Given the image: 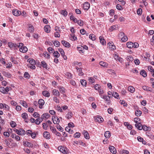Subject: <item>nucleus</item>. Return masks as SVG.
<instances>
[{
	"label": "nucleus",
	"mask_w": 154,
	"mask_h": 154,
	"mask_svg": "<svg viewBox=\"0 0 154 154\" xmlns=\"http://www.w3.org/2000/svg\"><path fill=\"white\" fill-rule=\"evenodd\" d=\"M72 113L71 112H69L66 115V117L67 119H69L72 117Z\"/></svg>",
	"instance_id": "24"
},
{
	"label": "nucleus",
	"mask_w": 154,
	"mask_h": 154,
	"mask_svg": "<svg viewBox=\"0 0 154 154\" xmlns=\"http://www.w3.org/2000/svg\"><path fill=\"white\" fill-rule=\"evenodd\" d=\"M70 38L71 40L73 41H75L77 39V37L75 36V35L73 34H72L70 35Z\"/></svg>",
	"instance_id": "37"
},
{
	"label": "nucleus",
	"mask_w": 154,
	"mask_h": 154,
	"mask_svg": "<svg viewBox=\"0 0 154 154\" xmlns=\"http://www.w3.org/2000/svg\"><path fill=\"white\" fill-rule=\"evenodd\" d=\"M148 70L152 72L154 71V69L151 66H148Z\"/></svg>",
	"instance_id": "64"
},
{
	"label": "nucleus",
	"mask_w": 154,
	"mask_h": 154,
	"mask_svg": "<svg viewBox=\"0 0 154 154\" xmlns=\"http://www.w3.org/2000/svg\"><path fill=\"white\" fill-rule=\"evenodd\" d=\"M135 114L136 116H139L142 114V112L140 110H137L135 111Z\"/></svg>",
	"instance_id": "39"
},
{
	"label": "nucleus",
	"mask_w": 154,
	"mask_h": 154,
	"mask_svg": "<svg viewBox=\"0 0 154 154\" xmlns=\"http://www.w3.org/2000/svg\"><path fill=\"white\" fill-rule=\"evenodd\" d=\"M66 75L68 79H71L72 78V74L69 72H66Z\"/></svg>",
	"instance_id": "58"
},
{
	"label": "nucleus",
	"mask_w": 154,
	"mask_h": 154,
	"mask_svg": "<svg viewBox=\"0 0 154 154\" xmlns=\"http://www.w3.org/2000/svg\"><path fill=\"white\" fill-rule=\"evenodd\" d=\"M89 38L93 41L95 40L96 39L95 35L93 34H91L89 36Z\"/></svg>",
	"instance_id": "36"
},
{
	"label": "nucleus",
	"mask_w": 154,
	"mask_h": 154,
	"mask_svg": "<svg viewBox=\"0 0 154 154\" xmlns=\"http://www.w3.org/2000/svg\"><path fill=\"white\" fill-rule=\"evenodd\" d=\"M52 93L53 95L55 96H59L60 94L58 91L57 89H54L52 91Z\"/></svg>",
	"instance_id": "13"
},
{
	"label": "nucleus",
	"mask_w": 154,
	"mask_h": 154,
	"mask_svg": "<svg viewBox=\"0 0 154 154\" xmlns=\"http://www.w3.org/2000/svg\"><path fill=\"white\" fill-rule=\"evenodd\" d=\"M128 91L131 93H133L135 91V88L133 86H129L128 87Z\"/></svg>",
	"instance_id": "34"
},
{
	"label": "nucleus",
	"mask_w": 154,
	"mask_h": 154,
	"mask_svg": "<svg viewBox=\"0 0 154 154\" xmlns=\"http://www.w3.org/2000/svg\"><path fill=\"white\" fill-rule=\"evenodd\" d=\"M13 138L15 139L17 141H19L20 140V137L18 135H16V134H12L11 136Z\"/></svg>",
	"instance_id": "18"
},
{
	"label": "nucleus",
	"mask_w": 154,
	"mask_h": 154,
	"mask_svg": "<svg viewBox=\"0 0 154 154\" xmlns=\"http://www.w3.org/2000/svg\"><path fill=\"white\" fill-rule=\"evenodd\" d=\"M30 65L36 64V63L35 61L33 59L30 60L29 61Z\"/></svg>",
	"instance_id": "55"
},
{
	"label": "nucleus",
	"mask_w": 154,
	"mask_h": 154,
	"mask_svg": "<svg viewBox=\"0 0 154 154\" xmlns=\"http://www.w3.org/2000/svg\"><path fill=\"white\" fill-rule=\"evenodd\" d=\"M77 49L80 53H83L85 52L82 46H79L77 47Z\"/></svg>",
	"instance_id": "23"
},
{
	"label": "nucleus",
	"mask_w": 154,
	"mask_h": 154,
	"mask_svg": "<svg viewBox=\"0 0 154 154\" xmlns=\"http://www.w3.org/2000/svg\"><path fill=\"white\" fill-rule=\"evenodd\" d=\"M99 63L100 65L103 67H106L108 66L107 63L105 62L100 61V62Z\"/></svg>",
	"instance_id": "33"
},
{
	"label": "nucleus",
	"mask_w": 154,
	"mask_h": 154,
	"mask_svg": "<svg viewBox=\"0 0 154 154\" xmlns=\"http://www.w3.org/2000/svg\"><path fill=\"white\" fill-rule=\"evenodd\" d=\"M135 126L139 130H141L142 129V125L140 123H136L135 124Z\"/></svg>",
	"instance_id": "20"
},
{
	"label": "nucleus",
	"mask_w": 154,
	"mask_h": 154,
	"mask_svg": "<svg viewBox=\"0 0 154 154\" xmlns=\"http://www.w3.org/2000/svg\"><path fill=\"white\" fill-rule=\"evenodd\" d=\"M50 129L52 132L54 134L57 133V131L56 129L54 127L51 126H50Z\"/></svg>",
	"instance_id": "45"
},
{
	"label": "nucleus",
	"mask_w": 154,
	"mask_h": 154,
	"mask_svg": "<svg viewBox=\"0 0 154 154\" xmlns=\"http://www.w3.org/2000/svg\"><path fill=\"white\" fill-rule=\"evenodd\" d=\"M53 44L54 46L56 47H58L60 45V43L59 42L57 41H55L53 43Z\"/></svg>",
	"instance_id": "48"
},
{
	"label": "nucleus",
	"mask_w": 154,
	"mask_h": 154,
	"mask_svg": "<svg viewBox=\"0 0 154 154\" xmlns=\"http://www.w3.org/2000/svg\"><path fill=\"white\" fill-rule=\"evenodd\" d=\"M77 23L80 26H83L84 24V22L82 20H78Z\"/></svg>",
	"instance_id": "46"
},
{
	"label": "nucleus",
	"mask_w": 154,
	"mask_h": 154,
	"mask_svg": "<svg viewBox=\"0 0 154 154\" xmlns=\"http://www.w3.org/2000/svg\"><path fill=\"white\" fill-rule=\"evenodd\" d=\"M142 12V10L141 8L138 9L137 11V14L139 15H141Z\"/></svg>",
	"instance_id": "62"
},
{
	"label": "nucleus",
	"mask_w": 154,
	"mask_h": 154,
	"mask_svg": "<svg viewBox=\"0 0 154 154\" xmlns=\"http://www.w3.org/2000/svg\"><path fill=\"white\" fill-rule=\"evenodd\" d=\"M56 128L60 131H63V128L58 124L57 125Z\"/></svg>",
	"instance_id": "47"
},
{
	"label": "nucleus",
	"mask_w": 154,
	"mask_h": 154,
	"mask_svg": "<svg viewBox=\"0 0 154 154\" xmlns=\"http://www.w3.org/2000/svg\"><path fill=\"white\" fill-rule=\"evenodd\" d=\"M80 82L83 86H86L87 85V82L85 80L82 79L80 80Z\"/></svg>",
	"instance_id": "40"
},
{
	"label": "nucleus",
	"mask_w": 154,
	"mask_h": 154,
	"mask_svg": "<svg viewBox=\"0 0 154 154\" xmlns=\"http://www.w3.org/2000/svg\"><path fill=\"white\" fill-rule=\"evenodd\" d=\"M83 133L84 134V137L87 139H89L90 138L89 134L88 131L85 130H84L83 131Z\"/></svg>",
	"instance_id": "17"
},
{
	"label": "nucleus",
	"mask_w": 154,
	"mask_h": 154,
	"mask_svg": "<svg viewBox=\"0 0 154 154\" xmlns=\"http://www.w3.org/2000/svg\"><path fill=\"white\" fill-rule=\"evenodd\" d=\"M33 116L35 118H38L40 117V115L37 112H35L33 114Z\"/></svg>",
	"instance_id": "60"
},
{
	"label": "nucleus",
	"mask_w": 154,
	"mask_h": 154,
	"mask_svg": "<svg viewBox=\"0 0 154 154\" xmlns=\"http://www.w3.org/2000/svg\"><path fill=\"white\" fill-rule=\"evenodd\" d=\"M28 30L30 32H32L34 31V27L30 24H29V25Z\"/></svg>",
	"instance_id": "29"
},
{
	"label": "nucleus",
	"mask_w": 154,
	"mask_h": 154,
	"mask_svg": "<svg viewBox=\"0 0 154 154\" xmlns=\"http://www.w3.org/2000/svg\"><path fill=\"white\" fill-rule=\"evenodd\" d=\"M88 80L89 82L91 83H93L94 82V79L92 77H89Z\"/></svg>",
	"instance_id": "63"
},
{
	"label": "nucleus",
	"mask_w": 154,
	"mask_h": 154,
	"mask_svg": "<svg viewBox=\"0 0 154 154\" xmlns=\"http://www.w3.org/2000/svg\"><path fill=\"white\" fill-rule=\"evenodd\" d=\"M109 149L111 152L113 154H116V151L115 148L113 146H110L109 147Z\"/></svg>",
	"instance_id": "14"
},
{
	"label": "nucleus",
	"mask_w": 154,
	"mask_h": 154,
	"mask_svg": "<svg viewBox=\"0 0 154 154\" xmlns=\"http://www.w3.org/2000/svg\"><path fill=\"white\" fill-rule=\"evenodd\" d=\"M50 28V26L47 25L45 26L44 27V29L45 32H46L47 33H49L50 32V30L49 29Z\"/></svg>",
	"instance_id": "27"
},
{
	"label": "nucleus",
	"mask_w": 154,
	"mask_h": 154,
	"mask_svg": "<svg viewBox=\"0 0 154 154\" xmlns=\"http://www.w3.org/2000/svg\"><path fill=\"white\" fill-rule=\"evenodd\" d=\"M107 72L109 74H115V72L114 70H112V69H109L107 71Z\"/></svg>",
	"instance_id": "50"
},
{
	"label": "nucleus",
	"mask_w": 154,
	"mask_h": 154,
	"mask_svg": "<svg viewBox=\"0 0 154 154\" xmlns=\"http://www.w3.org/2000/svg\"><path fill=\"white\" fill-rule=\"evenodd\" d=\"M13 14L15 16H18L21 14V11L17 9H13L12 11Z\"/></svg>",
	"instance_id": "8"
},
{
	"label": "nucleus",
	"mask_w": 154,
	"mask_h": 154,
	"mask_svg": "<svg viewBox=\"0 0 154 154\" xmlns=\"http://www.w3.org/2000/svg\"><path fill=\"white\" fill-rule=\"evenodd\" d=\"M58 88L61 93H64L65 92V89L64 87L59 86L58 87Z\"/></svg>",
	"instance_id": "30"
},
{
	"label": "nucleus",
	"mask_w": 154,
	"mask_h": 154,
	"mask_svg": "<svg viewBox=\"0 0 154 154\" xmlns=\"http://www.w3.org/2000/svg\"><path fill=\"white\" fill-rule=\"evenodd\" d=\"M126 59L128 61H129L132 62L133 60V58L131 56H128L127 57Z\"/></svg>",
	"instance_id": "43"
},
{
	"label": "nucleus",
	"mask_w": 154,
	"mask_h": 154,
	"mask_svg": "<svg viewBox=\"0 0 154 154\" xmlns=\"http://www.w3.org/2000/svg\"><path fill=\"white\" fill-rule=\"evenodd\" d=\"M80 134L79 132H76L73 136V137L75 138H78L80 137Z\"/></svg>",
	"instance_id": "44"
},
{
	"label": "nucleus",
	"mask_w": 154,
	"mask_h": 154,
	"mask_svg": "<svg viewBox=\"0 0 154 154\" xmlns=\"http://www.w3.org/2000/svg\"><path fill=\"white\" fill-rule=\"evenodd\" d=\"M57 96H54V97L53 98V101L55 102L56 103H59V100L57 99Z\"/></svg>",
	"instance_id": "51"
},
{
	"label": "nucleus",
	"mask_w": 154,
	"mask_h": 154,
	"mask_svg": "<svg viewBox=\"0 0 154 154\" xmlns=\"http://www.w3.org/2000/svg\"><path fill=\"white\" fill-rule=\"evenodd\" d=\"M114 58L116 60H118L120 63H122L123 62V59L119 57L118 54H116L114 55Z\"/></svg>",
	"instance_id": "10"
},
{
	"label": "nucleus",
	"mask_w": 154,
	"mask_h": 154,
	"mask_svg": "<svg viewBox=\"0 0 154 154\" xmlns=\"http://www.w3.org/2000/svg\"><path fill=\"white\" fill-rule=\"evenodd\" d=\"M38 103L40 105L39 108L40 109H42V106L44 104V101L43 99H40L38 100Z\"/></svg>",
	"instance_id": "16"
},
{
	"label": "nucleus",
	"mask_w": 154,
	"mask_h": 154,
	"mask_svg": "<svg viewBox=\"0 0 154 154\" xmlns=\"http://www.w3.org/2000/svg\"><path fill=\"white\" fill-rule=\"evenodd\" d=\"M94 119L96 122H98L99 123H101L103 121V118L100 116H97L94 117Z\"/></svg>",
	"instance_id": "6"
},
{
	"label": "nucleus",
	"mask_w": 154,
	"mask_h": 154,
	"mask_svg": "<svg viewBox=\"0 0 154 154\" xmlns=\"http://www.w3.org/2000/svg\"><path fill=\"white\" fill-rule=\"evenodd\" d=\"M20 51L23 53H26L28 50V49L26 46H23L22 48H20Z\"/></svg>",
	"instance_id": "19"
},
{
	"label": "nucleus",
	"mask_w": 154,
	"mask_h": 154,
	"mask_svg": "<svg viewBox=\"0 0 154 154\" xmlns=\"http://www.w3.org/2000/svg\"><path fill=\"white\" fill-rule=\"evenodd\" d=\"M118 28V26L117 25L111 26L109 29L110 31L111 32L116 30Z\"/></svg>",
	"instance_id": "25"
},
{
	"label": "nucleus",
	"mask_w": 154,
	"mask_h": 154,
	"mask_svg": "<svg viewBox=\"0 0 154 154\" xmlns=\"http://www.w3.org/2000/svg\"><path fill=\"white\" fill-rule=\"evenodd\" d=\"M1 73L4 76L8 78H10L11 77V75L8 72L2 70L1 71Z\"/></svg>",
	"instance_id": "7"
},
{
	"label": "nucleus",
	"mask_w": 154,
	"mask_h": 154,
	"mask_svg": "<svg viewBox=\"0 0 154 154\" xmlns=\"http://www.w3.org/2000/svg\"><path fill=\"white\" fill-rule=\"evenodd\" d=\"M43 135L44 137L47 139H50V133L48 132H44L43 133Z\"/></svg>",
	"instance_id": "12"
},
{
	"label": "nucleus",
	"mask_w": 154,
	"mask_h": 154,
	"mask_svg": "<svg viewBox=\"0 0 154 154\" xmlns=\"http://www.w3.org/2000/svg\"><path fill=\"white\" fill-rule=\"evenodd\" d=\"M59 51L60 52L62 56H64L65 53L64 51L62 48H59L58 49Z\"/></svg>",
	"instance_id": "61"
},
{
	"label": "nucleus",
	"mask_w": 154,
	"mask_h": 154,
	"mask_svg": "<svg viewBox=\"0 0 154 154\" xmlns=\"http://www.w3.org/2000/svg\"><path fill=\"white\" fill-rule=\"evenodd\" d=\"M20 103L24 107H27L28 106L27 104L25 101L21 100L20 101Z\"/></svg>",
	"instance_id": "32"
},
{
	"label": "nucleus",
	"mask_w": 154,
	"mask_h": 154,
	"mask_svg": "<svg viewBox=\"0 0 154 154\" xmlns=\"http://www.w3.org/2000/svg\"><path fill=\"white\" fill-rule=\"evenodd\" d=\"M112 96H113L114 97H115L116 98H117L118 97H119V94L118 93L116 92H114L112 94Z\"/></svg>",
	"instance_id": "56"
},
{
	"label": "nucleus",
	"mask_w": 154,
	"mask_h": 154,
	"mask_svg": "<svg viewBox=\"0 0 154 154\" xmlns=\"http://www.w3.org/2000/svg\"><path fill=\"white\" fill-rule=\"evenodd\" d=\"M22 117L25 119H26L28 118V115L26 113H23L22 115Z\"/></svg>",
	"instance_id": "49"
},
{
	"label": "nucleus",
	"mask_w": 154,
	"mask_h": 154,
	"mask_svg": "<svg viewBox=\"0 0 154 154\" xmlns=\"http://www.w3.org/2000/svg\"><path fill=\"white\" fill-rule=\"evenodd\" d=\"M128 38L125 35L124 36L122 37L121 40L123 42H126L128 40Z\"/></svg>",
	"instance_id": "53"
},
{
	"label": "nucleus",
	"mask_w": 154,
	"mask_h": 154,
	"mask_svg": "<svg viewBox=\"0 0 154 154\" xmlns=\"http://www.w3.org/2000/svg\"><path fill=\"white\" fill-rule=\"evenodd\" d=\"M11 60L13 63L15 64H16L17 63V62L15 60V58L14 57H11Z\"/></svg>",
	"instance_id": "52"
},
{
	"label": "nucleus",
	"mask_w": 154,
	"mask_h": 154,
	"mask_svg": "<svg viewBox=\"0 0 154 154\" xmlns=\"http://www.w3.org/2000/svg\"><path fill=\"white\" fill-rule=\"evenodd\" d=\"M53 55L54 57L58 58L60 56V54L57 51H54V52Z\"/></svg>",
	"instance_id": "42"
},
{
	"label": "nucleus",
	"mask_w": 154,
	"mask_h": 154,
	"mask_svg": "<svg viewBox=\"0 0 154 154\" xmlns=\"http://www.w3.org/2000/svg\"><path fill=\"white\" fill-rule=\"evenodd\" d=\"M120 102L121 104H123L124 106H126L127 105V104L125 103V101L123 100H120Z\"/></svg>",
	"instance_id": "54"
},
{
	"label": "nucleus",
	"mask_w": 154,
	"mask_h": 154,
	"mask_svg": "<svg viewBox=\"0 0 154 154\" xmlns=\"http://www.w3.org/2000/svg\"><path fill=\"white\" fill-rule=\"evenodd\" d=\"M14 131L19 135H24L26 133L25 130L22 128H20L19 130L14 129Z\"/></svg>",
	"instance_id": "1"
},
{
	"label": "nucleus",
	"mask_w": 154,
	"mask_h": 154,
	"mask_svg": "<svg viewBox=\"0 0 154 154\" xmlns=\"http://www.w3.org/2000/svg\"><path fill=\"white\" fill-rule=\"evenodd\" d=\"M66 148L62 146H60L58 147V150L62 153L64 154H67V151L66 150Z\"/></svg>",
	"instance_id": "4"
},
{
	"label": "nucleus",
	"mask_w": 154,
	"mask_h": 154,
	"mask_svg": "<svg viewBox=\"0 0 154 154\" xmlns=\"http://www.w3.org/2000/svg\"><path fill=\"white\" fill-rule=\"evenodd\" d=\"M108 47L111 50H113L116 49V46L112 42H109L107 44Z\"/></svg>",
	"instance_id": "5"
},
{
	"label": "nucleus",
	"mask_w": 154,
	"mask_h": 154,
	"mask_svg": "<svg viewBox=\"0 0 154 154\" xmlns=\"http://www.w3.org/2000/svg\"><path fill=\"white\" fill-rule=\"evenodd\" d=\"M43 95L45 97H48L50 96V94L47 91H45L42 92Z\"/></svg>",
	"instance_id": "26"
},
{
	"label": "nucleus",
	"mask_w": 154,
	"mask_h": 154,
	"mask_svg": "<svg viewBox=\"0 0 154 154\" xmlns=\"http://www.w3.org/2000/svg\"><path fill=\"white\" fill-rule=\"evenodd\" d=\"M25 146H27L29 147H32L33 146V144L28 142H26L24 144Z\"/></svg>",
	"instance_id": "41"
},
{
	"label": "nucleus",
	"mask_w": 154,
	"mask_h": 154,
	"mask_svg": "<svg viewBox=\"0 0 154 154\" xmlns=\"http://www.w3.org/2000/svg\"><path fill=\"white\" fill-rule=\"evenodd\" d=\"M41 65L44 68L47 69V64L45 62L42 61L41 62Z\"/></svg>",
	"instance_id": "38"
},
{
	"label": "nucleus",
	"mask_w": 154,
	"mask_h": 154,
	"mask_svg": "<svg viewBox=\"0 0 154 154\" xmlns=\"http://www.w3.org/2000/svg\"><path fill=\"white\" fill-rule=\"evenodd\" d=\"M61 42L62 44L66 47L69 48L70 46V44L65 40H62Z\"/></svg>",
	"instance_id": "15"
},
{
	"label": "nucleus",
	"mask_w": 154,
	"mask_h": 154,
	"mask_svg": "<svg viewBox=\"0 0 154 154\" xmlns=\"http://www.w3.org/2000/svg\"><path fill=\"white\" fill-rule=\"evenodd\" d=\"M133 43L131 42H128L127 43V47L130 48H133Z\"/></svg>",
	"instance_id": "31"
},
{
	"label": "nucleus",
	"mask_w": 154,
	"mask_h": 154,
	"mask_svg": "<svg viewBox=\"0 0 154 154\" xmlns=\"http://www.w3.org/2000/svg\"><path fill=\"white\" fill-rule=\"evenodd\" d=\"M79 75L80 76H82L83 75V73L82 72V70L81 69H80L78 71Z\"/></svg>",
	"instance_id": "59"
},
{
	"label": "nucleus",
	"mask_w": 154,
	"mask_h": 154,
	"mask_svg": "<svg viewBox=\"0 0 154 154\" xmlns=\"http://www.w3.org/2000/svg\"><path fill=\"white\" fill-rule=\"evenodd\" d=\"M9 91V88L6 87L5 88L3 87H0V91L4 94H7Z\"/></svg>",
	"instance_id": "3"
},
{
	"label": "nucleus",
	"mask_w": 154,
	"mask_h": 154,
	"mask_svg": "<svg viewBox=\"0 0 154 154\" xmlns=\"http://www.w3.org/2000/svg\"><path fill=\"white\" fill-rule=\"evenodd\" d=\"M48 50L50 53H53L54 52V50L52 48L50 47L48 48Z\"/></svg>",
	"instance_id": "57"
},
{
	"label": "nucleus",
	"mask_w": 154,
	"mask_h": 154,
	"mask_svg": "<svg viewBox=\"0 0 154 154\" xmlns=\"http://www.w3.org/2000/svg\"><path fill=\"white\" fill-rule=\"evenodd\" d=\"M52 119L53 122L54 124H58L60 122V120L57 116H54L53 117Z\"/></svg>",
	"instance_id": "9"
},
{
	"label": "nucleus",
	"mask_w": 154,
	"mask_h": 154,
	"mask_svg": "<svg viewBox=\"0 0 154 154\" xmlns=\"http://www.w3.org/2000/svg\"><path fill=\"white\" fill-rule=\"evenodd\" d=\"M99 39L100 43L103 45H104L106 44L105 40L103 38V37L100 36L99 37Z\"/></svg>",
	"instance_id": "22"
},
{
	"label": "nucleus",
	"mask_w": 154,
	"mask_h": 154,
	"mask_svg": "<svg viewBox=\"0 0 154 154\" xmlns=\"http://www.w3.org/2000/svg\"><path fill=\"white\" fill-rule=\"evenodd\" d=\"M140 74L144 77H146L147 75L146 72L144 70H142L140 72Z\"/></svg>",
	"instance_id": "35"
},
{
	"label": "nucleus",
	"mask_w": 154,
	"mask_h": 154,
	"mask_svg": "<svg viewBox=\"0 0 154 154\" xmlns=\"http://www.w3.org/2000/svg\"><path fill=\"white\" fill-rule=\"evenodd\" d=\"M104 135L106 138H109L111 136V133L109 131H107L105 132Z\"/></svg>",
	"instance_id": "28"
},
{
	"label": "nucleus",
	"mask_w": 154,
	"mask_h": 154,
	"mask_svg": "<svg viewBox=\"0 0 154 154\" xmlns=\"http://www.w3.org/2000/svg\"><path fill=\"white\" fill-rule=\"evenodd\" d=\"M90 8V4L88 2H85L83 4V8L85 10H88Z\"/></svg>",
	"instance_id": "11"
},
{
	"label": "nucleus",
	"mask_w": 154,
	"mask_h": 154,
	"mask_svg": "<svg viewBox=\"0 0 154 154\" xmlns=\"http://www.w3.org/2000/svg\"><path fill=\"white\" fill-rule=\"evenodd\" d=\"M50 116V115L48 113H44L42 116V117H43V119H47Z\"/></svg>",
	"instance_id": "21"
},
{
	"label": "nucleus",
	"mask_w": 154,
	"mask_h": 154,
	"mask_svg": "<svg viewBox=\"0 0 154 154\" xmlns=\"http://www.w3.org/2000/svg\"><path fill=\"white\" fill-rule=\"evenodd\" d=\"M100 97L103 99H104L105 101L109 102L110 101V98L112 97L109 95L107 96L106 94L100 95Z\"/></svg>",
	"instance_id": "2"
}]
</instances>
